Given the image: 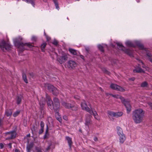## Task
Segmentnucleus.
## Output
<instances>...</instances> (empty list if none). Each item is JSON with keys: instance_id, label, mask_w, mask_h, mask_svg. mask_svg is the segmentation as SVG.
Instances as JSON below:
<instances>
[{"instance_id": "obj_1", "label": "nucleus", "mask_w": 152, "mask_h": 152, "mask_svg": "<svg viewBox=\"0 0 152 152\" xmlns=\"http://www.w3.org/2000/svg\"><path fill=\"white\" fill-rule=\"evenodd\" d=\"M144 112L141 109L136 110L132 113V118L136 124H140L143 120Z\"/></svg>"}, {"instance_id": "obj_2", "label": "nucleus", "mask_w": 152, "mask_h": 152, "mask_svg": "<svg viewBox=\"0 0 152 152\" xmlns=\"http://www.w3.org/2000/svg\"><path fill=\"white\" fill-rule=\"evenodd\" d=\"M22 39L19 37L18 39H16L14 40L15 44L17 46L20 51H23L27 49V47L29 48H31L33 47V45L30 43H23L20 42L19 40H21Z\"/></svg>"}, {"instance_id": "obj_3", "label": "nucleus", "mask_w": 152, "mask_h": 152, "mask_svg": "<svg viewBox=\"0 0 152 152\" xmlns=\"http://www.w3.org/2000/svg\"><path fill=\"white\" fill-rule=\"evenodd\" d=\"M61 104L65 108L70 109L73 111H76L77 110L78 107L76 104H71L70 103L66 102L64 101L61 102Z\"/></svg>"}, {"instance_id": "obj_4", "label": "nucleus", "mask_w": 152, "mask_h": 152, "mask_svg": "<svg viewBox=\"0 0 152 152\" xmlns=\"http://www.w3.org/2000/svg\"><path fill=\"white\" fill-rule=\"evenodd\" d=\"M11 48L10 45L6 43L4 40H2L0 42V48L3 51L9 50Z\"/></svg>"}, {"instance_id": "obj_5", "label": "nucleus", "mask_w": 152, "mask_h": 152, "mask_svg": "<svg viewBox=\"0 0 152 152\" xmlns=\"http://www.w3.org/2000/svg\"><path fill=\"white\" fill-rule=\"evenodd\" d=\"M45 86L50 91L52 92L53 95L57 96L58 94V90L53 85L50 84H47L45 85Z\"/></svg>"}, {"instance_id": "obj_6", "label": "nucleus", "mask_w": 152, "mask_h": 152, "mask_svg": "<svg viewBox=\"0 0 152 152\" xmlns=\"http://www.w3.org/2000/svg\"><path fill=\"white\" fill-rule=\"evenodd\" d=\"M116 44L118 46V48L119 49L124 51L125 53L129 56H131L132 55V50L129 49H126L122 44L120 43H117Z\"/></svg>"}, {"instance_id": "obj_7", "label": "nucleus", "mask_w": 152, "mask_h": 152, "mask_svg": "<svg viewBox=\"0 0 152 152\" xmlns=\"http://www.w3.org/2000/svg\"><path fill=\"white\" fill-rule=\"evenodd\" d=\"M53 104L54 106V110L55 112L57 114L58 113L60 107V103L58 99L55 97L53 99Z\"/></svg>"}, {"instance_id": "obj_8", "label": "nucleus", "mask_w": 152, "mask_h": 152, "mask_svg": "<svg viewBox=\"0 0 152 152\" xmlns=\"http://www.w3.org/2000/svg\"><path fill=\"white\" fill-rule=\"evenodd\" d=\"M46 100L48 106L52 110L53 109L54 110V105H53V102L51 99L50 96L47 94H46Z\"/></svg>"}, {"instance_id": "obj_9", "label": "nucleus", "mask_w": 152, "mask_h": 152, "mask_svg": "<svg viewBox=\"0 0 152 152\" xmlns=\"http://www.w3.org/2000/svg\"><path fill=\"white\" fill-rule=\"evenodd\" d=\"M5 134L8 136L6 140H8L13 139L16 137V132L15 131H12L9 132H7Z\"/></svg>"}, {"instance_id": "obj_10", "label": "nucleus", "mask_w": 152, "mask_h": 152, "mask_svg": "<svg viewBox=\"0 0 152 152\" xmlns=\"http://www.w3.org/2000/svg\"><path fill=\"white\" fill-rule=\"evenodd\" d=\"M68 58V56L66 54H64L62 56L57 58V61L60 64H62L66 61Z\"/></svg>"}, {"instance_id": "obj_11", "label": "nucleus", "mask_w": 152, "mask_h": 152, "mask_svg": "<svg viewBox=\"0 0 152 152\" xmlns=\"http://www.w3.org/2000/svg\"><path fill=\"white\" fill-rule=\"evenodd\" d=\"M110 87L113 89L121 92H124L125 90L123 88L115 84H112L110 86Z\"/></svg>"}, {"instance_id": "obj_12", "label": "nucleus", "mask_w": 152, "mask_h": 152, "mask_svg": "<svg viewBox=\"0 0 152 152\" xmlns=\"http://www.w3.org/2000/svg\"><path fill=\"white\" fill-rule=\"evenodd\" d=\"M121 102L126 108L128 113H129L131 110V106L129 102L124 98Z\"/></svg>"}, {"instance_id": "obj_13", "label": "nucleus", "mask_w": 152, "mask_h": 152, "mask_svg": "<svg viewBox=\"0 0 152 152\" xmlns=\"http://www.w3.org/2000/svg\"><path fill=\"white\" fill-rule=\"evenodd\" d=\"M85 125L89 127V125L92 124V122L91 120L92 117L90 115L87 114L86 116Z\"/></svg>"}, {"instance_id": "obj_14", "label": "nucleus", "mask_w": 152, "mask_h": 152, "mask_svg": "<svg viewBox=\"0 0 152 152\" xmlns=\"http://www.w3.org/2000/svg\"><path fill=\"white\" fill-rule=\"evenodd\" d=\"M107 114L111 116L118 118L121 116L123 114V113L122 112L115 113L113 112L108 111L107 112Z\"/></svg>"}, {"instance_id": "obj_15", "label": "nucleus", "mask_w": 152, "mask_h": 152, "mask_svg": "<svg viewBox=\"0 0 152 152\" xmlns=\"http://www.w3.org/2000/svg\"><path fill=\"white\" fill-rule=\"evenodd\" d=\"M81 107L83 110H86L89 113H91V108H89L88 107L86 102L85 101L83 100L81 102Z\"/></svg>"}, {"instance_id": "obj_16", "label": "nucleus", "mask_w": 152, "mask_h": 152, "mask_svg": "<svg viewBox=\"0 0 152 152\" xmlns=\"http://www.w3.org/2000/svg\"><path fill=\"white\" fill-rule=\"evenodd\" d=\"M77 65L76 63L73 61L70 60L67 62V66L69 68L74 69Z\"/></svg>"}, {"instance_id": "obj_17", "label": "nucleus", "mask_w": 152, "mask_h": 152, "mask_svg": "<svg viewBox=\"0 0 152 152\" xmlns=\"http://www.w3.org/2000/svg\"><path fill=\"white\" fill-rule=\"evenodd\" d=\"M34 145V144L33 142H31L26 147L27 152H31V149L33 148Z\"/></svg>"}, {"instance_id": "obj_18", "label": "nucleus", "mask_w": 152, "mask_h": 152, "mask_svg": "<svg viewBox=\"0 0 152 152\" xmlns=\"http://www.w3.org/2000/svg\"><path fill=\"white\" fill-rule=\"evenodd\" d=\"M12 113V110L10 109H6L5 111V115L7 117H10Z\"/></svg>"}, {"instance_id": "obj_19", "label": "nucleus", "mask_w": 152, "mask_h": 152, "mask_svg": "<svg viewBox=\"0 0 152 152\" xmlns=\"http://www.w3.org/2000/svg\"><path fill=\"white\" fill-rule=\"evenodd\" d=\"M66 139L67 141L70 149H71V145L72 143V138L69 137L67 136L66 137Z\"/></svg>"}, {"instance_id": "obj_20", "label": "nucleus", "mask_w": 152, "mask_h": 152, "mask_svg": "<svg viewBox=\"0 0 152 152\" xmlns=\"http://www.w3.org/2000/svg\"><path fill=\"white\" fill-rule=\"evenodd\" d=\"M134 72L145 73V71L142 69L140 67H138L137 69H134L133 71Z\"/></svg>"}, {"instance_id": "obj_21", "label": "nucleus", "mask_w": 152, "mask_h": 152, "mask_svg": "<svg viewBox=\"0 0 152 152\" xmlns=\"http://www.w3.org/2000/svg\"><path fill=\"white\" fill-rule=\"evenodd\" d=\"M119 136H120V141L121 143H123L125 140L126 137L124 134L119 135Z\"/></svg>"}, {"instance_id": "obj_22", "label": "nucleus", "mask_w": 152, "mask_h": 152, "mask_svg": "<svg viewBox=\"0 0 152 152\" xmlns=\"http://www.w3.org/2000/svg\"><path fill=\"white\" fill-rule=\"evenodd\" d=\"M117 133L119 136L123 134L122 129L120 127H117Z\"/></svg>"}, {"instance_id": "obj_23", "label": "nucleus", "mask_w": 152, "mask_h": 152, "mask_svg": "<svg viewBox=\"0 0 152 152\" xmlns=\"http://www.w3.org/2000/svg\"><path fill=\"white\" fill-rule=\"evenodd\" d=\"M113 97L117 98V99H120L122 101V100L124 99V98L121 96H119L118 95H113L112 94H110Z\"/></svg>"}, {"instance_id": "obj_24", "label": "nucleus", "mask_w": 152, "mask_h": 152, "mask_svg": "<svg viewBox=\"0 0 152 152\" xmlns=\"http://www.w3.org/2000/svg\"><path fill=\"white\" fill-rule=\"evenodd\" d=\"M91 113H89L91 115H92L93 114L94 116V118L98 120V118L97 117V116L98 115L96 113V111H95L94 112H93L91 108Z\"/></svg>"}, {"instance_id": "obj_25", "label": "nucleus", "mask_w": 152, "mask_h": 152, "mask_svg": "<svg viewBox=\"0 0 152 152\" xmlns=\"http://www.w3.org/2000/svg\"><path fill=\"white\" fill-rule=\"evenodd\" d=\"M69 50L71 54L73 55H76L77 54V50L75 49L69 48Z\"/></svg>"}, {"instance_id": "obj_26", "label": "nucleus", "mask_w": 152, "mask_h": 152, "mask_svg": "<svg viewBox=\"0 0 152 152\" xmlns=\"http://www.w3.org/2000/svg\"><path fill=\"white\" fill-rule=\"evenodd\" d=\"M22 98V96L21 95L18 96L17 97V103L19 104H20Z\"/></svg>"}, {"instance_id": "obj_27", "label": "nucleus", "mask_w": 152, "mask_h": 152, "mask_svg": "<svg viewBox=\"0 0 152 152\" xmlns=\"http://www.w3.org/2000/svg\"><path fill=\"white\" fill-rule=\"evenodd\" d=\"M126 45L128 47H134V45L132 42L129 41H127L126 42Z\"/></svg>"}, {"instance_id": "obj_28", "label": "nucleus", "mask_w": 152, "mask_h": 152, "mask_svg": "<svg viewBox=\"0 0 152 152\" xmlns=\"http://www.w3.org/2000/svg\"><path fill=\"white\" fill-rule=\"evenodd\" d=\"M22 77H23V80H24V81L26 83H28V82L27 80V79L26 75L25 73H23Z\"/></svg>"}, {"instance_id": "obj_29", "label": "nucleus", "mask_w": 152, "mask_h": 152, "mask_svg": "<svg viewBox=\"0 0 152 152\" xmlns=\"http://www.w3.org/2000/svg\"><path fill=\"white\" fill-rule=\"evenodd\" d=\"M45 103V102L40 101L39 102V104L40 106L41 109L42 110L44 107Z\"/></svg>"}, {"instance_id": "obj_30", "label": "nucleus", "mask_w": 152, "mask_h": 152, "mask_svg": "<svg viewBox=\"0 0 152 152\" xmlns=\"http://www.w3.org/2000/svg\"><path fill=\"white\" fill-rule=\"evenodd\" d=\"M46 43H44L41 45V49L42 52H44L45 50H44L46 46Z\"/></svg>"}, {"instance_id": "obj_31", "label": "nucleus", "mask_w": 152, "mask_h": 152, "mask_svg": "<svg viewBox=\"0 0 152 152\" xmlns=\"http://www.w3.org/2000/svg\"><path fill=\"white\" fill-rule=\"evenodd\" d=\"M20 110H18L15 112L13 114V115L14 117H16L19 115L20 113Z\"/></svg>"}, {"instance_id": "obj_32", "label": "nucleus", "mask_w": 152, "mask_h": 152, "mask_svg": "<svg viewBox=\"0 0 152 152\" xmlns=\"http://www.w3.org/2000/svg\"><path fill=\"white\" fill-rule=\"evenodd\" d=\"M53 1L54 3L55 4V5L56 7V8L57 9H58L59 8V7L58 6V2L57 0H53Z\"/></svg>"}, {"instance_id": "obj_33", "label": "nucleus", "mask_w": 152, "mask_h": 152, "mask_svg": "<svg viewBox=\"0 0 152 152\" xmlns=\"http://www.w3.org/2000/svg\"><path fill=\"white\" fill-rule=\"evenodd\" d=\"M48 135V126H47V129L45 131V134L44 136V138L45 139L46 138L47 135Z\"/></svg>"}, {"instance_id": "obj_34", "label": "nucleus", "mask_w": 152, "mask_h": 152, "mask_svg": "<svg viewBox=\"0 0 152 152\" xmlns=\"http://www.w3.org/2000/svg\"><path fill=\"white\" fill-rule=\"evenodd\" d=\"M137 45L139 47L140 49L141 50H143L145 49L144 48V47L143 45L140 44V43H138L137 44Z\"/></svg>"}, {"instance_id": "obj_35", "label": "nucleus", "mask_w": 152, "mask_h": 152, "mask_svg": "<svg viewBox=\"0 0 152 152\" xmlns=\"http://www.w3.org/2000/svg\"><path fill=\"white\" fill-rule=\"evenodd\" d=\"M98 48L99 50L102 52H104V50L103 46L101 45H99L98 46Z\"/></svg>"}, {"instance_id": "obj_36", "label": "nucleus", "mask_w": 152, "mask_h": 152, "mask_svg": "<svg viewBox=\"0 0 152 152\" xmlns=\"http://www.w3.org/2000/svg\"><path fill=\"white\" fill-rule=\"evenodd\" d=\"M148 83L146 82H144L142 83L141 84V86L142 87H145L147 86Z\"/></svg>"}, {"instance_id": "obj_37", "label": "nucleus", "mask_w": 152, "mask_h": 152, "mask_svg": "<svg viewBox=\"0 0 152 152\" xmlns=\"http://www.w3.org/2000/svg\"><path fill=\"white\" fill-rule=\"evenodd\" d=\"M35 149L37 152H42V149L40 147H36Z\"/></svg>"}, {"instance_id": "obj_38", "label": "nucleus", "mask_w": 152, "mask_h": 152, "mask_svg": "<svg viewBox=\"0 0 152 152\" xmlns=\"http://www.w3.org/2000/svg\"><path fill=\"white\" fill-rule=\"evenodd\" d=\"M146 55L148 57V58H149L150 57H151L152 56V55L151 53L148 51L146 52Z\"/></svg>"}, {"instance_id": "obj_39", "label": "nucleus", "mask_w": 152, "mask_h": 152, "mask_svg": "<svg viewBox=\"0 0 152 152\" xmlns=\"http://www.w3.org/2000/svg\"><path fill=\"white\" fill-rule=\"evenodd\" d=\"M139 61L141 63H142V64H143V66H142V67L143 68H145L146 70L148 68V67H147L146 66H145L144 63H143V62H142V61H141L140 60H139Z\"/></svg>"}, {"instance_id": "obj_40", "label": "nucleus", "mask_w": 152, "mask_h": 152, "mask_svg": "<svg viewBox=\"0 0 152 152\" xmlns=\"http://www.w3.org/2000/svg\"><path fill=\"white\" fill-rule=\"evenodd\" d=\"M37 37H36L33 36L32 37L31 40L33 41L36 42L37 41Z\"/></svg>"}, {"instance_id": "obj_41", "label": "nucleus", "mask_w": 152, "mask_h": 152, "mask_svg": "<svg viewBox=\"0 0 152 152\" xmlns=\"http://www.w3.org/2000/svg\"><path fill=\"white\" fill-rule=\"evenodd\" d=\"M44 126L45 124L44 122L43 121H41L40 122V126L41 128L44 129Z\"/></svg>"}, {"instance_id": "obj_42", "label": "nucleus", "mask_w": 152, "mask_h": 152, "mask_svg": "<svg viewBox=\"0 0 152 152\" xmlns=\"http://www.w3.org/2000/svg\"><path fill=\"white\" fill-rule=\"evenodd\" d=\"M44 131V129L41 128L39 131V134H42Z\"/></svg>"}, {"instance_id": "obj_43", "label": "nucleus", "mask_w": 152, "mask_h": 152, "mask_svg": "<svg viewBox=\"0 0 152 152\" xmlns=\"http://www.w3.org/2000/svg\"><path fill=\"white\" fill-rule=\"evenodd\" d=\"M53 44L55 45H57L58 44V42L56 40H54Z\"/></svg>"}, {"instance_id": "obj_44", "label": "nucleus", "mask_w": 152, "mask_h": 152, "mask_svg": "<svg viewBox=\"0 0 152 152\" xmlns=\"http://www.w3.org/2000/svg\"><path fill=\"white\" fill-rule=\"evenodd\" d=\"M103 71L106 74H107L108 75H109L110 72H109L108 71H107L106 69H104L103 70Z\"/></svg>"}, {"instance_id": "obj_45", "label": "nucleus", "mask_w": 152, "mask_h": 152, "mask_svg": "<svg viewBox=\"0 0 152 152\" xmlns=\"http://www.w3.org/2000/svg\"><path fill=\"white\" fill-rule=\"evenodd\" d=\"M135 80V78L134 77H132V78H129V80H131V81H134Z\"/></svg>"}, {"instance_id": "obj_46", "label": "nucleus", "mask_w": 152, "mask_h": 152, "mask_svg": "<svg viewBox=\"0 0 152 152\" xmlns=\"http://www.w3.org/2000/svg\"><path fill=\"white\" fill-rule=\"evenodd\" d=\"M4 145H3V144L2 143H0V148L1 149H2L4 147Z\"/></svg>"}, {"instance_id": "obj_47", "label": "nucleus", "mask_w": 152, "mask_h": 152, "mask_svg": "<svg viewBox=\"0 0 152 152\" xmlns=\"http://www.w3.org/2000/svg\"><path fill=\"white\" fill-rule=\"evenodd\" d=\"M148 104L150 107L151 108V109H152V103L149 102L148 103Z\"/></svg>"}, {"instance_id": "obj_48", "label": "nucleus", "mask_w": 152, "mask_h": 152, "mask_svg": "<svg viewBox=\"0 0 152 152\" xmlns=\"http://www.w3.org/2000/svg\"><path fill=\"white\" fill-rule=\"evenodd\" d=\"M63 118L66 120H67V117L66 116H63Z\"/></svg>"}, {"instance_id": "obj_49", "label": "nucleus", "mask_w": 152, "mask_h": 152, "mask_svg": "<svg viewBox=\"0 0 152 152\" xmlns=\"http://www.w3.org/2000/svg\"><path fill=\"white\" fill-rule=\"evenodd\" d=\"M8 146L10 148H12V143H10L8 144Z\"/></svg>"}, {"instance_id": "obj_50", "label": "nucleus", "mask_w": 152, "mask_h": 152, "mask_svg": "<svg viewBox=\"0 0 152 152\" xmlns=\"http://www.w3.org/2000/svg\"><path fill=\"white\" fill-rule=\"evenodd\" d=\"M50 149V146H48L46 148V151H48Z\"/></svg>"}, {"instance_id": "obj_51", "label": "nucleus", "mask_w": 152, "mask_h": 152, "mask_svg": "<svg viewBox=\"0 0 152 152\" xmlns=\"http://www.w3.org/2000/svg\"><path fill=\"white\" fill-rule=\"evenodd\" d=\"M80 97L78 96H74V98L76 99H79Z\"/></svg>"}, {"instance_id": "obj_52", "label": "nucleus", "mask_w": 152, "mask_h": 152, "mask_svg": "<svg viewBox=\"0 0 152 152\" xmlns=\"http://www.w3.org/2000/svg\"><path fill=\"white\" fill-rule=\"evenodd\" d=\"M46 37L48 41H49L50 40V37H48L47 36H46Z\"/></svg>"}, {"instance_id": "obj_53", "label": "nucleus", "mask_w": 152, "mask_h": 152, "mask_svg": "<svg viewBox=\"0 0 152 152\" xmlns=\"http://www.w3.org/2000/svg\"><path fill=\"white\" fill-rule=\"evenodd\" d=\"M57 120L60 122H61V118H58V119H57Z\"/></svg>"}, {"instance_id": "obj_54", "label": "nucleus", "mask_w": 152, "mask_h": 152, "mask_svg": "<svg viewBox=\"0 0 152 152\" xmlns=\"http://www.w3.org/2000/svg\"><path fill=\"white\" fill-rule=\"evenodd\" d=\"M149 60L152 63V58L151 57L149 58H148Z\"/></svg>"}, {"instance_id": "obj_55", "label": "nucleus", "mask_w": 152, "mask_h": 152, "mask_svg": "<svg viewBox=\"0 0 152 152\" xmlns=\"http://www.w3.org/2000/svg\"><path fill=\"white\" fill-rule=\"evenodd\" d=\"M80 57L82 59H83L84 60V57L82 55H80Z\"/></svg>"}, {"instance_id": "obj_56", "label": "nucleus", "mask_w": 152, "mask_h": 152, "mask_svg": "<svg viewBox=\"0 0 152 152\" xmlns=\"http://www.w3.org/2000/svg\"><path fill=\"white\" fill-rule=\"evenodd\" d=\"M29 75H30L32 77H33L34 76V74H33V73H29Z\"/></svg>"}, {"instance_id": "obj_57", "label": "nucleus", "mask_w": 152, "mask_h": 152, "mask_svg": "<svg viewBox=\"0 0 152 152\" xmlns=\"http://www.w3.org/2000/svg\"><path fill=\"white\" fill-rule=\"evenodd\" d=\"M94 140L95 141H96L98 140L97 138L96 137H95L94 138Z\"/></svg>"}, {"instance_id": "obj_58", "label": "nucleus", "mask_w": 152, "mask_h": 152, "mask_svg": "<svg viewBox=\"0 0 152 152\" xmlns=\"http://www.w3.org/2000/svg\"><path fill=\"white\" fill-rule=\"evenodd\" d=\"M86 50L87 52H88V51H89V48H86Z\"/></svg>"}, {"instance_id": "obj_59", "label": "nucleus", "mask_w": 152, "mask_h": 152, "mask_svg": "<svg viewBox=\"0 0 152 152\" xmlns=\"http://www.w3.org/2000/svg\"><path fill=\"white\" fill-rule=\"evenodd\" d=\"M2 125V122L1 120L0 119V127Z\"/></svg>"}, {"instance_id": "obj_60", "label": "nucleus", "mask_w": 152, "mask_h": 152, "mask_svg": "<svg viewBox=\"0 0 152 152\" xmlns=\"http://www.w3.org/2000/svg\"><path fill=\"white\" fill-rule=\"evenodd\" d=\"M15 152H19V151L18 149H15Z\"/></svg>"}, {"instance_id": "obj_61", "label": "nucleus", "mask_w": 152, "mask_h": 152, "mask_svg": "<svg viewBox=\"0 0 152 152\" xmlns=\"http://www.w3.org/2000/svg\"><path fill=\"white\" fill-rule=\"evenodd\" d=\"M30 134H28V135H27V136L28 137H30Z\"/></svg>"}, {"instance_id": "obj_62", "label": "nucleus", "mask_w": 152, "mask_h": 152, "mask_svg": "<svg viewBox=\"0 0 152 152\" xmlns=\"http://www.w3.org/2000/svg\"><path fill=\"white\" fill-rule=\"evenodd\" d=\"M43 1L45 2H46L47 1V0H43Z\"/></svg>"}, {"instance_id": "obj_63", "label": "nucleus", "mask_w": 152, "mask_h": 152, "mask_svg": "<svg viewBox=\"0 0 152 152\" xmlns=\"http://www.w3.org/2000/svg\"><path fill=\"white\" fill-rule=\"evenodd\" d=\"M79 131L81 132H82V130H81V129H79Z\"/></svg>"}, {"instance_id": "obj_64", "label": "nucleus", "mask_w": 152, "mask_h": 152, "mask_svg": "<svg viewBox=\"0 0 152 152\" xmlns=\"http://www.w3.org/2000/svg\"><path fill=\"white\" fill-rule=\"evenodd\" d=\"M151 95L152 96V92L151 93Z\"/></svg>"}]
</instances>
